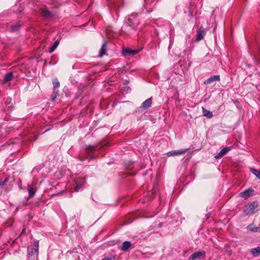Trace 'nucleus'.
Listing matches in <instances>:
<instances>
[{
    "label": "nucleus",
    "instance_id": "obj_1",
    "mask_svg": "<svg viewBox=\"0 0 260 260\" xmlns=\"http://www.w3.org/2000/svg\"><path fill=\"white\" fill-rule=\"evenodd\" d=\"M102 146L98 144L96 145H89L86 147L85 153L86 157L89 159H93L97 157L99 155V151Z\"/></svg>",
    "mask_w": 260,
    "mask_h": 260
},
{
    "label": "nucleus",
    "instance_id": "obj_2",
    "mask_svg": "<svg viewBox=\"0 0 260 260\" xmlns=\"http://www.w3.org/2000/svg\"><path fill=\"white\" fill-rule=\"evenodd\" d=\"M39 250V241L35 242L34 245L27 248V258L28 260H37Z\"/></svg>",
    "mask_w": 260,
    "mask_h": 260
},
{
    "label": "nucleus",
    "instance_id": "obj_3",
    "mask_svg": "<svg viewBox=\"0 0 260 260\" xmlns=\"http://www.w3.org/2000/svg\"><path fill=\"white\" fill-rule=\"evenodd\" d=\"M137 16V13H133L130 17L127 19L126 24L123 28L128 29V28H131L132 29H136L137 25L138 24V21L135 19Z\"/></svg>",
    "mask_w": 260,
    "mask_h": 260
},
{
    "label": "nucleus",
    "instance_id": "obj_4",
    "mask_svg": "<svg viewBox=\"0 0 260 260\" xmlns=\"http://www.w3.org/2000/svg\"><path fill=\"white\" fill-rule=\"evenodd\" d=\"M258 205L256 202H252V203L246 205L243 211L245 216L251 215L255 213V210L257 208Z\"/></svg>",
    "mask_w": 260,
    "mask_h": 260
},
{
    "label": "nucleus",
    "instance_id": "obj_5",
    "mask_svg": "<svg viewBox=\"0 0 260 260\" xmlns=\"http://www.w3.org/2000/svg\"><path fill=\"white\" fill-rule=\"evenodd\" d=\"M41 15L42 17L51 19L54 16V14L49 11L47 8H42L40 9Z\"/></svg>",
    "mask_w": 260,
    "mask_h": 260
},
{
    "label": "nucleus",
    "instance_id": "obj_6",
    "mask_svg": "<svg viewBox=\"0 0 260 260\" xmlns=\"http://www.w3.org/2000/svg\"><path fill=\"white\" fill-rule=\"evenodd\" d=\"M206 32L205 30V29L203 27H200L197 31V33L196 35V41L198 42L204 38V36L205 35Z\"/></svg>",
    "mask_w": 260,
    "mask_h": 260
},
{
    "label": "nucleus",
    "instance_id": "obj_7",
    "mask_svg": "<svg viewBox=\"0 0 260 260\" xmlns=\"http://www.w3.org/2000/svg\"><path fill=\"white\" fill-rule=\"evenodd\" d=\"M205 256V251H197L190 256L189 259L191 260H195L196 259H202Z\"/></svg>",
    "mask_w": 260,
    "mask_h": 260
},
{
    "label": "nucleus",
    "instance_id": "obj_8",
    "mask_svg": "<svg viewBox=\"0 0 260 260\" xmlns=\"http://www.w3.org/2000/svg\"><path fill=\"white\" fill-rule=\"evenodd\" d=\"M188 149H180L177 150H172L167 153V155L169 156H172L175 155H179L182 154H184L186 152Z\"/></svg>",
    "mask_w": 260,
    "mask_h": 260
},
{
    "label": "nucleus",
    "instance_id": "obj_9",
    "mask_svg": "<svg viewBox=\"0 0 260 260\" xmlns=\"http://www.w3.org/2000/svg\"><path fill=\"white\" fill-rule=\"evenodd\" d=\"M254 190L251 188L247 189L240 193V196L242 198L247 199L251 195L253 194Z\"/></svg>",
    "mask_w": 260,
    "mask_h": 260
},
{
    "label": "nucleus",
    "instance_id": "obj_10",
    "mask_svg": "<svg viewBox=\"0 0 260 260\" xmlns=\"http://www.w3.org/2000/svg\"><path fill=\"white\" fill-rule=\"evenodd\" d=\"M220 81V76L218 75H213L205 80L204 82L205 84H210L215 81Z\"/></svg>",
    "mask_w": 260,
    "mask_h": 260
},
{
    "label": "nucleus",
    "instance_id": "obj_11",
    "mask_svg": "<svg viewBox=\"0 0 260 260\" xmlns=\"http://www.w3.org/2000/svg\"><path fill=\"white\" fill-rule=\"evenodd\" d=\"M139 52L138 50H133L130 48H125L123 49L122 54L123 56H127L130 55H134Z\"/></svg>",
    "mask_w": 260,
    "mask_h": 260
},
{
    "label": "nucleus",
    "instance_id": "obj_12",
    "mask_svg": "<svg viewBox=\"0 0 260 260\" xmlns=\"http://www.w3.org/2000/svg\"><path fill=\"white\" fill-rule=\"evenodd\" d=\"M231 150V147H225L222 149L218 153L217 155L215 156V158L216 159L220 158L221 156H223L225 154L227 153V152Z\"/></svg>",
    "mask_w": 260,
    "mask_h": 260
},
{
    "label": "nucleus",
    "instance_id": "obj_13",
    "mask_svg": "<svg viewBox=\"0 0 260 260\" xmlns=\"http://www.w3.org/2000/svg\"><path fill=\"white\" fill-rule=\"evenodd\" d=\"M22 25V23L20 21H18L15 24H12L10 26V31L11 32H15L19 30L20 27Z\"/></svg>",
    "mask_w": 260,
    "mask_h": 260
},
{
    "label": "nucleus",
    "instance_id": "obj_14",
    "mask_svg": "<svg viewBox=\"0 0 260 260\" xmlns=\"http://www.w3.org/2000/svg\"><path fill=\"white\" fill-rule=\"evenodd\" d=\"M152 97L147 99L142 103L140 108H143L145 109H147L148 108L150 107L152 104Z\"/></svg>",
    "mask_w": 260,
    "mask_h": 260
},
{
    "label": "nucleus",
    "instance_id": "obj_15",
    "mask_svg": "<svg viewBox=\"0 0 260 260\" xmlns=\"http://www.w3.org/2000/svg\"><path fill=\"white\" fill-rule=\"evenodd\" d=\"M247 229L250 232L256 233L260 231V228L254 226L253 224L248 225Z\"/></svg>",
    "mask_w": 260,
    "mask_h": 260
},
{
    "label": "nucleus",
    "instance_id": "obj_16",
    "mask_svg": "<svg viewBox=\"0 0 260 260\" xmlns=\"http://www.w3.org/2000/svg\"><path fill=\"white\" fill-rule=\"evenodd\" d=\"M131 243L129 241H125L122 243L121 250L122 251H126L131 247Z\"/></svg>",
    "mask_w": 260,
    "mask_h": 260
},
{
    "label": "nucleus",
    "instance_id": "obj_17",
    "mask_svg": "<svg viewBox=\"0 0 260 260\" xmlns=\"http://www.w3.org/2000/svg\"><path fill=\"white\" fill-rule=\"evenodd\" d=\"M107 51V46L106 43H104L102 46V47L99 52V56L100 57H102L105 54L106 52Z\"/></svg>",
    "mask_w": 260,
    "mask_h": 260
},
{
    "label": "nucleus",
    "instance_id": "obj_18",
    "mask_svg": "<svg viewBox=\"0 0 260 260\" xmlns=\"http://www.w3.org/2000/svg\"><path fill=\"white\" fill-rule=\"evenodd\" d=\"M202 110H203V113L204 116H206L208 118H210L212 117L213 114L211 112L206 109L204 107H202Z\"/></svg>",
    "mask_w": 260,
    "mask_h": 260
},
{
    "label": "nucleus",
    "instance_id": "obj_19",
    "mask_svg": "<svg viewBox=\"0 0 260 260\" xmlns=\"http://www.w3.org/2000/svg\"><path fill=\"white\" fill-rule=\"evenodd\" d=\"M250 252L254 256H257L260 255V247H257L254 248H252Z\"/></svg>",
    "mask_w": 260,
    "mask_h": 260
},
{
    "label": "nucleus",
    "instance_id": "obj_20",
    "mask_svg": "<svg viewBox=\"0 0 260 260\" xmlns=\"http://www.w3.org/2000/svg\"><path fill=\"white\" fill-rule=\"evenodd\" d=\"M13 78V73L12 72H9L7 73L5 75L4 79V82L6 83L8 82H9Z\"/></svg>",
    "mask_w": 260,
    "mask_h": 260
},
{
    "label": "nucleus",
    "instance_id": "obj_21",
    "mask_svg": "<svg viewBox=\"0 0 260 260\" xmlns=\"http://www.w3.org/2000/svg\"><path fill=\"white\" fill-rule=\"evenodd\" d=\"M28 193H29L28 197H29V198H30L33 197L35 196L36 192V189L30 186H28Z\"/></svg>",
    "mask_w": 260,
    "mask_h": 260
},
{
    "label": "nucleus",
    "instance_id": "obj_22",
    "mask_svg": "<svg viewBox=\"0 0 260 260\" xmlns=\"http://www.w3.org/2000/svg\"><path fill=\"white\" fill-rule=\"evenodd\" d=\"M59 43V41L58 40H56L54 42L53 44L51 46V47L50 48L49 50V52L50 53H51L53 52L55 49L57 47Z\"/></svg>",
    "mask_w": 260,
    "mask_h": 260
},
{
    "label": "nucleus",
    "instance_id": "obj_23",
    "mask_svg": "<svg viewBox=\"0 0 260 260\" xmlns=\"http://www.w3.org/2000/svg\"><path fill=\"white\" fill-rule=\"evenodd\" d=\"M52 83L53 84V91L57 90L56 89L60 86V83L57 79H54L52 81Z\"/></svg>",
    "mask_w": 260,
    "mask_h": 260
},
{
    "label": "nucleus",
    "instance_id": "obj_24",
    "mask_svg": "<svg viewBox=\"0 0 260 260\" xmlns=\"http://www.w3.org/2000/svg\"><path fill=\"white\" fill-rule=\"evenodd\" d=\"M250 170L251 172L257 178L258 177V174L260 173V170L254 169V168H250Z\"/></svg>",
    "mask_w": 260,
    "mask_h": 260
},
{
    "label": "nucleus",
    "instance_id": "obj_25",
    "mask_svg": "<svg viewBox=\"0 0 260 260\" xmlns=\"http://www.w3.org/2000/svg\"><path fill=\"white\" fill-rule=\"evenodd\" d=\"M58 95V90L53 91V93L52 95H51V101L54 102L55 100V99Z\"/></svg>",
    "mask_w": 260,
    "mask_h": 260
},
{
    "label": "nucleus",
    "instance_id": "obj_26",
    "mask_svg": "<svg viewBox=\"0 0 260 260\" xmlns=\"http://www.w3.org/2000/svg\"><path fill=\"white\" fill-rule=\"evenodd\" d=\"M82 186V184H78L74 187V190L75 192H78L79 191Z\"/></svg>",
    "mask_w": 260,
    "mask_h": 260
},
{
    "label": "nucleus",
    "instance_id": "obj_27",
    "mask_svg": "<svg viewBox=\"0 0 260 260\" xmlns=\"http://www.w3.org/2000/svg\"><path fill=\"white\" fill-rule=\"evenodd\" d=\"M8 181V179L7 178H6L4 180H0V187L3 186Z\"/></svg>",
    "mask_w": 260,
    "mask_h": 260
},
{
    "label": "nucleus",
    "instance_id": "obj_28",
    "mask_svg": "<svg viewBox=\"0 0 260 260\" xmlns=\"http://www.w3.org/2000/svg\"><path fill=\"white\" fill-rule=\"evenodd\" d=\"M133 165V162H129V165H127L126 164H125V166H126V167L127 168V169H129V170L132 169L134 168V166Z\"/></svg>",
    "mask_w": 260,
    "mask_h": 260
},
{
    "label": "nucleus",
    "instance_id": "obj_29",
    "mask_svg": "<svg viewBox=\"0 0 260 260\" xmlns=\"http://www.w3.org/2000/svg\"><path fill=\"white\" fill-rule=\"evenodd\" d=\"M102 260H112V258L111 257H106L104 258Z\"/></svg>",
    "mask_w": 260,
    "mask_h": 260
},
{
    "label": "nucleus",
    "instance_id": "obj_30",
    "mask_svg": "<svg viewBox=\"0 0 260 260\" xmlns=\"http://www.w3.org/2000/svg\"><path fill=\"white\" fill-rule=\"evenodd\" d=\"M210 216V213H208V214H207L206 215V219H208Z\"/></svg>",
    "mask_w": 260,
    "mask_h": 260
},
{
    "label": "nucleus",
    "instance_id": "obj_31",
    "mask_svg": "<svg viewBox=\"0 0 260 260\" xmlns=\"http://www.w3.org/2000/svg\"><path fill=\"white\" fill-rule=\"evenodd\" d=\"M27 200L23 201V204L24 205H27Z\"/></svg>",
    "mask_w": 260,
    "mask_h": 260
},
{
    "label": "nucleus",
    "instance_id": "obj_32",
    "mask_svg": "<svg viewBox=\"0 0 260 260\" xmlns=\"http://www.w3.org/2000/svg\"><path fill=\"white\" fill-rule=\"evenodd\" d=\"M150 193H151V196H152V197H153V198L154 197L155 194L154 193V192H151V193H149V195H150Z\"/></svg>",
    "mask_w": 260,
    "mask_h": 260
},
{
    "label": "nucleus",
    "instance_id": "obj_33",
    "mask_svg": "<svg viewBox=\"0 0 260 260\" xmlns=\"http://www.w3.org/2000/svg\"><path fill=\"white\" fill-rule=\"evenodd\" d=\"M255 58L257 60H260V56H258L255 57Z\"/></svg>",
    "mask_w": 260,
    "mask_h": 260
},
{
    "label": "nucleus",
    "instance_id": "obj_34",
    "mask_svg": "<svg viewBox=\"0 0 260 260\" xmlns=\"http://www.w3.org/2000/svg\"><path fill=\"white\" fill-rule=\"evenodd\" d=\"M25 229H23L21 232V234H23L25 232Z\"/></svg>",
    "mask_w": 260,
    "mask_h": 260
}]
</instances>
